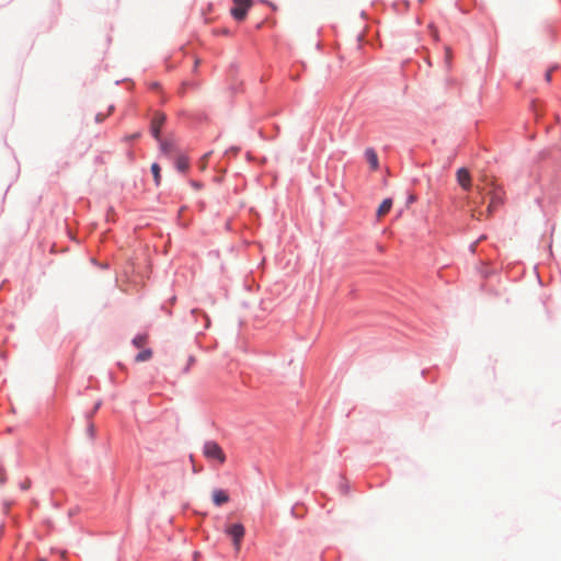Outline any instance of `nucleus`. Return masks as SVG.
Returning a JSON list of instances; mask_svg holds the SVG:
<instances>
[{
  "label": "nucleus",
  "mask_w": 561,
  "mask_h": 561,
  "mask_svg": "<svg viewBox=\"0 0 561 561\" xmlns=\"http://www.w3.org/2000/svg\"><path fill=\"white\" fill-rule=\"evenodd\" d=\"M165 121V116L161 113H157L151 122V134L156 139L160 137V129Z\"/></svg>",
  "instance_id": "423d86ee"
},
{
  "label": "nucleus",
  "mask_w": 561,
  "mask_h": 561,
  "mask_svg": "<svg viewBox=\"0 0 561 561\" xmlns=\"http://www.w3.org/2000/svg\"><path fill=\"white\" fill-rule=\"evenodd\" d=\"M234 7L230 10L231 15L238 20L242 21L247 16V12L252 4L251 0H233Z\"/></svg>",
  "instance_id": "20e7f679"
},
{
  "label": "nucleus",
  "mask_w": 561,
  "mask_h": 561,
  "mask_svg": "<svg viewBox=\"0 0 561 561\" xmlns=\"http://www.w3.org/2000/svg\"><path fill=\"white\" fill-rule=\"evenodd\" d=\"M445 58H446V62L447 64H450V59H451V49L449 47H446V50H445Z\"/></svg>",
  "instance_id": "2eb2a0df"
},
{
  "label": "nucleus",
  "mask_w": 561,
  "mask_h": 561,
  "mask_svg": "<svg viewBox=\"0 0 561 561\" xmlns=\"http://www.w3.org/2000/svg\"><path fill=\"white\" fill-rule=\"evenodd\" d=\"M457 182L465 190L468 191L471 187V175L466 168H460L457 173Z\"/></svg>",
  "instance_id": "39448f33"
},
{
  "label": "nucleus",
  "mask_w": 561,
  "mask_h": 561,
  "mask_svg": "<svg viewBox=\"0 0 561 561\" xmlns=\"http://www.w3.org/2000/svg\"><path fill=\"white\" fill-rule=\"evenodd\" d=\"M104 118H105V115H102V114H98V115L95 116V121H96L98 123H100V122L104 121Z\"/></svg>",
  "instance_id": "f3484780"
},
{
  "label": "nucleus",
  "mask_w": 561,
  "mask_h": 561,
  "mask_svg": "<svg viewBox=\"0 0 561 561\" xmlns=\"http://www.w3.org/2000/svg\"><path fill=\"white\" fill-rule=\"evenodd\" d=\"M151 171H152V174H153V179H154L156 185H159L160 181H161V175H160V167L158 165V163H153L151 165Z\"/></svg>",
  "instance_id": "f8f14e48"
},
{
  "label": "nucleus",
  "mask_w": 561,
  "mask_h": 561,
  "mask_svg": "<svg viewBox=\"0 0 561 561\" xmlns=\"http://www.w3.org/2000/svg\"><path fill=\"white\" fill-rule=\"evenodd\" d=\"M209 156H210V152H207L202 157V159L199 161V168L202 171H204L206 169Z\"/></svg>",
  "instance_id": "4468645a"
},
{
  "label": "nucleus",
  "mask_w": 561,
  "mask_h": 561,
  "mask_svg": "<svg viewBox=\"0 0 561 561\" xmlns=\"http://www.w3.org/2000/svg\"><path fill=\"white\" fill-rule=\"evenodd\" d=\"M100 405H101V403H100V402H99V403H96V404H95V408H94V411H96V410L100 408Z\"/></svg>",
  "instance_id": "aec40b11"
},
{
  "label": "nucleus",
  "mask_w": 561,
  "mask_h": 561,
  "mask_svg": "<svg viewBox=\"0 0 561 561\" xmlns=\"http://www.w3.org/2000/svg\"><path fill=\"white\" fill-rule=\"evenodd\" d=\"M151 356H152L151 350L147 348V350H144L140 353H138L137 356L135 357V360L138 363L146 362V360L150 359Z\"/></svg>",
  "instance_id": "9b49d317"
},
{
  "label": "nucleus",
  "mask_w": 561,
  "mask_h": 561,
  "mask_svg": "<svg viewBox=\"0 0 561 561\" xmlns=\"http://www.w3.org/2000/svg\"><path fill=\"white\" fill-rule=\"evenodd\" d=\"M213 502L216 506H221L229 502V495L221 489H215L211 493Z\"/></svg>",
  "instance_id": "0eeeda50"
},
{
  "label": "nucleus",
  "mask_w": 561,
  "mask_h": 561,
  "mask_svg": "<svg viewBox=\"0 0 561 561\" xmlns=\"http://www.w3.org/2000/svg\"><path fill=\"white\" fill-rule=\"evenodd\" d=\"M552 71H553V69H549V70H547V72H546V75H545V79H546V81H547V82H550Z\"/></svg>",
  "instance_id": "dca6fc26"
},
{
  "label": "nucleus",
  "mask_w": 561,
  "mask_h": 561,
  "mask_svg": "<svg viewBox=\"0 0 561 561\" xmlns=\"http://www.w3.org/2000/svg\"><path fill=\"white\" fill-rule=\"evenodd\" d=\"M146 343H147V335H137L133 340V344L138 348L145 346Z\"/></svg>",
  "instance_id": "ddd939ff"
},
{
  "label": "nucleus",
  "mask_w": 561,
  "mask_h": 561,
  "mask_svg": "<svg viewBox=\"0 0 561 561\" xmlns=\"http://www.w3.org/2000/svg\"><path fill=\"white\" fill-rule=\"evenodd\" d=\"M391 207H392V199L391 198L383 199V202L379 205V207L377 209V217L379 219L382 218L385 215H387L390 211Z\"/></svg>",
  "instance_id": "1a4fd4ad"
},
{
  "label": "nucleus",
  "mask_w": 561,
  "mask_h": 561,
  "mask_svg": "<svg viewBox=\"0 0 561 561\" xmlns=\"http://www.w3.org/2000/svg\"><path fill=\"white\" fill-rule=\"evenodd\" d=\"M203 455L208 460H216L220 465L226 461V455L222 448L214 440H207L204 443Z\"/></svg>",
  "instance_id": "7ed1b4c3"
},
{
  "label": "nucleus",
  "mask_w": 561,
  "mask_h": 561,
  "mask_svg": "<svg viewBox=\"0 0 561 561\" xmlns=\"http://www.w3.org/2000/svg\"><path fill=\"white\" fill-rule=\"evenodd\" d=\"M88 430H89L90 435L93 436L94 435V425L90 424Z\"/></svg>",
  "instance_id": "a211bd4d"
},
{
  "label": "nucleus",
  "mask_w": 561,
  "mask_h": 561,
  "mask_svg": "<svg viewBox=\"0 0 561 561\" xmlns=\"http://www.w3.org/2000/svg\"><path fill=\"white\" fill-rule=\"evenodd\" d=\"M224 533L231 539L233 549L238 553L245 536L244 526L241 523H227L224 527Z\"/></svg>",
  "instance_id": "f03ea898"
},
{
  "label": "nucleus",
  "mask_w": 561,
  "mask_h": 561,
  "mask_svg": "<svg viewBox=\"0 0 561 561\" xmlns=\"http://www.w3.org/2000/svg\"><path fill=\"white\" fill-rule=\"evenodd\" d=\"M161 149L163 151H167L168 150V144H165V142L161 144Z\"/></svg>",
  "instance_id": "6ab92c4d"
},
{
  "label": "nucleus",
  "mask_w": 561,
  "mask_h": 561,
  "mask_svg": "<svg viewBox=\"0 0 561 561\" xmlns=\"http://www.w3.org/2000/svg\"><path fill=\"white\" fill-rule=\"evenodd\" d=\"M175 167L180 172H185L188 169V160L186 157H179Z\"/></svg>",
  "instance_id": "9d476101"
},
{
  "label": "nucleus",
  "mask_w": 561,
  "mask_h": 561,
  "mask_svg": "<svg viewBox=\"0 0 561 561\" xmlns=\"http://www.w3.org/2000/svg\"><path fill=\"white\" fill-rule=\"evenodd\" d=\"M485 181V186H477L479 197H470L468 199V207L471 217L477 220L490 218L499 206L503 204L504 192L493 181Z\"/></svg>",
  "instance_id": "f257e3e1"
},
{
  "label": "nucleus",
  "mask_w": 561,
  "mask_h": 561,
  "mask_svg": "<svg viewBox=\"0 0 561 561\" xmlns=\"http://www.w3.org/2000/svg\"><path fill=\"white\" fill-rule=\"evenodd\" d=\"M365 157L373 170H377L379 168L378 156L373 148H368L365 150Z\"/></svg>",
  "instance_id": "6e6552de"
}]
</instances>
